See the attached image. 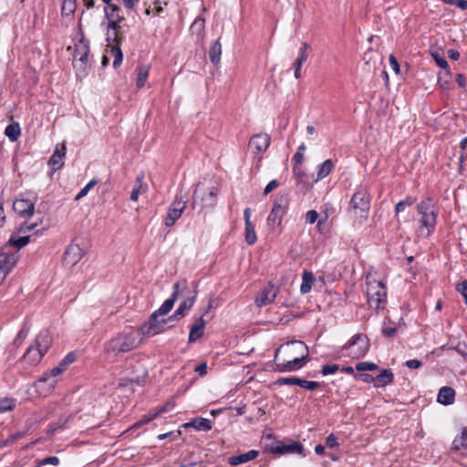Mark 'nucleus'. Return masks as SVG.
<instances>
[{
    "label": "nucleus",
    "instance_id": "1",
    "mask_svg": "<svg viewBox=\"0 0 467 467\" xmlns=\"http://www.w3.org/2000/svg\"><path fill=\"white\" fill-rule=\"evenodd\" d=\"M417 213L420 224L417 234L420 237H428L435 230L439 208L432 199L426 198L417 205Z\"/></svg>",
    "mask_w": 467,
    "mask_h": 467
},
{
    "label": "nucleus",
    "instance_id": "2",
    "mask_svg": "<svg viewBox=\"0 0 467 467\" xmlns=\"http://www.w3.org/2000/svg\"><path fill=\"white\" fill-rule=\"evenodd\" d=\"M290 344L296 347L295 352L299 354V357H295L292 359L286 361H280L278 355L281 348H278L275 350L274 358L275 363V370L278 372L284 373L298 370L299 368H303L308 361V348L304 342L299 340L287 342V345Z\"/></svg>",
    "mask_w": 467,
    "mask_h": 467
},
{
    "label": "nucleus",
    "instance_id": "3",
    "mask_svg": "<svg viewBox=\"0 0 467 467\" xmlns=\"http://www.w3.org/2000/svg\"><path fill=\"white\" fill-rule=\"evenodd\" d=\"M140 345L137 334L133 331H123L118 333L110 339L105 342L104 351L108 355L117 357L135 349Z\"/></svg>",
    "mask_w": 467,
    "mask_h": 467
},
{
    "label": "nucleus",
    "instance_id": "4",
    "mask_svg": "<svg viewBox=\"0 0 467 467\" xmlns=\"http://www.w3.org/2000/svg\"><path fill=\"white\" fill-rule=\"evenodd\" d=\"M52 343V337L48 331H41L35 339L34 345L30 346L23 356V359L29 365L38 363L42 357L47 352Z\"/></svg>",
    "mask_w": 467,
    "mask_h": 467
},
{
    "label": "nucleus",
    "instance_id": "5",
    "mask_svg": "<svg viewBox=\"0 0 467 467\" xmlns=\"http://www.w3.org/2000/svg\"><path fill=\"white\" fill-rule=\"evenodd\" d=\"M369 208V194L365 190L357 191L350 199L348 213L356 220L359 219L358 223H361L368 218Z\"/></svg>",
    "mask_w": 467,
    "mask_h": 467
},
{
    "label": "nucleus",
    "instance_id": "6",
    "mask_svg": "<svg viewBox=\"0 0 467 467\" xmlns=\"http://www.w3.org/2000/svg\"><path fill=\"white\" fill-rule=\"evenodd\" d=\"M290 203V196L287 192H279L276 195L273 208L267 217V226L275 229L282 223L283 217L286 213Z\"/></svg>",
    "mask_w": 467,
    "mask_h": 467
},
{
    "label": "nucleus",
    "instance_id": "7",
    "mask_svg": "<svg viewBox=\"0 0 467 467\" xmlns=\"http://www.w3.org/2000/svg\"><path fill=\"white\" fill-rule=\"evenodd\" d=\"M366 294L368 304L377 309L380 308L387 298L385 284L379 280L368 278Z\"/></svg>",
    "mask_w": 467,
    "mask_h": 467
},
{
    "label": "nucleus",
    "instance_id": "8",
    "mask_svg": "<svg viewBox=\"0 0 467 467\" xmlns=\"http://www.w3.org/2000/svg\"><path fill=\"white\" fill-rule=\"evenodd\" d=\"M88 43L84 37H81L78 43L75 44V51L73 55V66L78 74H86L88 67Z\"/></svg>",
    "mask_w": 467,
    "mask_h": 467
},
{
    "label": "nucleus",
    "instance_id": "9",
    "mask_svg": "<svg viewBox=\"0 0 467 467\" xmlns=\"http://www.w3.org/2000/svg\"><path fill=\"white\" fill-rule=\"evenodd\" d=\"M369 349V340L364 334H357L343 347V350H350L348 356L358 358L364 357Z\"/></svg>",
    "mask_w": 467,
    "mask_h": 467
},
{
    "label": "nucleus",
    "instance_id": "10",
    "mask_svg": "<svg viewBox=\"0 0 467 467\" xmlns=\"http://www.w3.org/2000/svg\"><path fill=\"white\" fill-rule=\"evenodd\" d=\"M218 190L216 187H212L209 189H204L200 183L197 185L193 195L192 206L195 207L198 200H200L201 203L204 207H213L216 203Z\"/></svg>",
    "mask_w": 467,
    "mask_h": 467
},
{
    "label": "nucleus",
    "instance_id": "11",
    "mask_svg": "<svg viewBox=\"0 0 467 467\" xmlns=\"http://www.w3.org/2000/svg\"><path fill=\"white\" fill-rule=\"evenodd\" d=\"M159 315L154 313L150 315L149 320L140 327V332L142 335L155 336L171 327L166 326L167 323L171 320L170 317L159 319Z\"/></svg>",
    "mask_w": 467,
    "mask_h": 467
},
{
    "label": "nucleus",
    "instance_id": "12",
    "mask_svg": "<svg viewBox=\"0 0 467 467\" xmlns=\"http://www.w3.org/2000/svg\"><path fill=\"white\" fill-rule=\"evenodd\" d=\"M187 201L182 196H176L175 200L169 207L168 213L164 219V224L167 227L172 226L177 220L182 216V213L186 208Z\"/></svg>",
    "mask_w": 467,
    "mask_h": 467
},
{
    "label": "nucleus",
    "instance_id": "13",
    "mask_svg": "<svg viewBox=\"0 0 467 467\" xmlns=\"http://www.w3.org/2000/svg\"><path fill=\"white\" fill-rule=\"evenodd\" d=\"M36 223H29L28 224L27 223H24V224H22L18 228L17 233L13 234L10 236L7 244L5 246H9L10 251H11L12 247H16L18 249L25 247L29 243L30 237H29V235L19 236L18 234L32 231L36 228Z\"/></svg>",
    "mask_w": 467,
    "mask_h": 467
},
{
    "label": "nucleus",
    "instance_id": "14",
    "mask_svg": "<svg viewBox=\"0 0 467 467\" xmlns=\"http://www.w3.org/2000/svg\"><path fill=\"white\" fill-rule=\"evenodd\" d=\"M265 451L275 454H303V445L299 441H293L290 444H285L283 441H277L276 445L265 447Z\"/></svg>",
    "mask_w": 467,
    "mask_h": 467
},
{
    "label": "nucleus",
    "instance_id": "15",
    "mask_svg": "<svg viewBox=\"0 0 467 467\" xmlns=\"http://www.w3.org/2000/svg\"><path fill=\"white\" fill-rule=\"evenodd\" d=\"M278 291L279 288L277 286L272 283H269L255 297L256 306L258 307H262L273 303L278 294Z\"/></svg>",
    "mask_w": 467,
    "mask_h": 467
},
{
    "label": "nucleus",
    "instance_id": "16",
    "mask_svg": "<svg viewBox=\"0 0 467 467\" xmlns=\"http://www.w3.org/2000/svg\"><path fill=\"white\" fill-rule=\"evenodd\" d=\"M293 175L296 180V188L299 192L306 193L311 190L309 177L301 166L293 167Z\"/></svg>",
    "mask_w": 467,
    "mask_h": 467
},
{
    "label": "nucleus",
    "instance_id": "17",
    "mask_svg": "<svg viewBox=\"0 0 467 467\" xmlns=\"http://www.w3.org/2000/svg\"><path fill=\"white\" fill-rule=\"evenodd\" d=\"M84 254V249L79 244L72 243L64 254V263L68 266H74L82 259Z\"/></svg>",
    "mask_w": 467,
    "mask_h": 467
},
{
    "label": "nucleus",
    "instance_id": "18",
    "mask_svg": "<svg viewBox=\"0 0 467 467\" xmlns=\"http://www.w3.org/2000/svg\"><path fill=\"white\" fill-rule=\"evenodd\" d=\"M18 255L9 250V246L0 249V269L8 274L16 265Z\"/></svg>",
    "mask_w": 467,
    "mask_h": 467
},
{
    "label": "nucleus",
    "instance_id": "19",
    "mask_svg": "<svg viewBox=\"0 0 467 467\" xmlns=\"http://www.w3.org/2000/svg\"><path fill=\"white\" fill-rule=\"evenodd\" d=\"M67 147L65 143L57 144L53 154L48 160V165L51 167L52 173L60 170L64 166V158L66 156Z\"/></svg>",
    "mask_w": 467,
    "mask_h": 467
},
{
    "label": "nucleus",
    "instance_id": "20",
    "mask_svg": "<svg viewBox=\"0 0 467 467\" xmlns=\"http://www.w3.org/2000/svg\"><path fill=\"white\" fill-rule=\"evenodd\" d=\"M270 136L266 133H258L254 135L249 140V147L255 153L265 152L270 145Z\"/></svg>",
    "mask_w": 467,
    "mask_h": 467
},
{
    "label": "nucleus",
    "instance_id": "21",
    "mask_svg": "<svg viewBox=\"0 0 467 467\" xmlns=\"http://www.w3.org/2000/svg\"><path fill=\"white\" fill-rule=\"evenodd\" d=\"M13 209L23 217H30L34 214L35 204L32 201L21 197L15 200Z\"/></svg>",
    "mask_w": 467,
    "mask_h": 467
},
{
    "label": "nucleus",
    "instance_id": "22",
    "mask_svg": "<svg viewBox=\"0 0 467 467\" xmlns=\"http://www.w3.org/2000/svg\"><path fill=\"white\" fill-rule=\"evenodd\" d=\"M206 322L202 317H199L195 320V322L191 326L188 342L190 344L194 343L199 338H201L204 333Z\"/></svg>",
    "mask_w": 467,
    "mask_h": 467
},
{
    "label": "nucleus",
    "instance_id": "23",
    "mask_svg": "<svg viewBox=\"0 0 467 467\" xmlns=\"http://www.w3.org/2000/svg\"><path fill=\"white\" fill-rule=\"evenodd\" d=\"M309 48V46L307 43L304 42L299 48V54L297 58L296 59L294 63V76L296 78H301V67L302 65L307 60L308 58V53L307 49Z\"/></svg>",
    "mask_w": 467,
    "mask_h": 467
},
{
    "label": "nucleus",
    "instance_id": "24",
    "mask_svg": "<svg viewBox=\"0 0 467 467\" xmlns=\"http://www.w3.org/2000/svg\"><path fill=\"white\" fill-rule=\"evenodd\" d=\"M455 400V390L451 387H441L437 395V401L442 405L448 406Z\"/></svg>",
    "mask_w": 467,
    "mask_h": 467
},
{
    "label": "nucleus",
    "instance_id": "25",
    "mask_svg": "<svg viewBox=\"0 0 467 467\" xmlns=\"http://www.w3.org/2000/svg\"><path fill=\"white\" fill-rule=\"evenodd\" d=\"M196 296H188L185 298L178 306L176 311L172 316L170 317V319L179 320L192 307L195 302Z\"/></svg>",
    "mask_w": 467,
    "mask_h": 467
},
{
    "label": "nucleus",
    "instance_id": "26",
    "mask_svg": "<svg viewBox=\"0 0 467 467\" xmlns=\"http://www.w3.org/2000/svg\"><path fill=\"white\" fill-rule=\"evenodd\" d=\"M259 455V451L256 450L248 451L245 453H242L239 455L231 456L228 459V463L232 466H237L239 464L247 462L249 461L254 460Z\"/></svg>",
    "mask_w": 467,
    "mask_h": 467
},
{
    "label": "nucleus",
    "instance_id": "27",
    "mask_svg": "<svg viewBox=\"0 0 467 467\" xmlns=\"http://www.w3.org/2000/svg\"><path fill=\"white\" fill-rule=\"evenodd\" d=\"M184 427L185 428L192 427L197 431H208L212 430L213 423L208 419L199 417V418L192 419L191 421L185 423Z\"/></svg>",
    "mask_w": 467,
    "mask_h": 467
},
{
    "label": "nucleus",
    "instance_id": "28",
    "mask_svg": "<svg viewBox=\"0 0 467 467\" xmlns=\"http://www.w3.org/2000/svg\"><path fill=\"white\" fill-rule=\"evenodd\" d=\"M394 379V375L390 369H382L375 378V387L380 388L390 384Z\"/></svg>",
    "mask_w": 467,
    "mask_h": 467
},
{
    "label": "nucleus",
    "instance_id": "29",
    "mask_svg": "<svg viewBox=\"0 0 467 467\" xmlns=\"http://www.w3.org/2000/svg\"><path fill=\"white\" fill-rule=\"evenodd\" d=\"M120 7L114 4H109L104 8L105 16L108 20H116L117 22H122L124 16L119 14Z\"/></svg>",
    "mask_w": 467,
    "mask_h": 467
},
{
    "label": "nucleus",
    "instance_id": "30",
    "mask_svg": "<svg viewBox=\"0 0 467 467\" xmlns=\"http://www.w3.org/2000/svg\"><path fill=\"white\" fill-rule=\"evenodd\" d=\"M144 175L141 174L136 178L135 186L130 193V200L136 202L139 195L145 193L148 190L147 184L143 182Z\"/></svg>",
    "mask_w": 467,
    "mask_h": 467
},
{
    "label": "nucleus",
    "instance_id": "31",
    "mask_svg": "<svg viewBox=\"0 0 467 467\" xmlns=\"http://www.w3.org/2000/svg\"><path fill=\"white\" fill-rule=\"evenodd\" d=\"M333 169H334V163H333L332 160H330V159L326 160L324 162H322L318 166L317 178H316L315 182L321 181L324 178H326L327 176H328L330 174V172L333 171Z\"/></svg>",
    "mask_w": 467,
    "mask_h": 467
},
{
    "label": "nucleus",
    "instance_id": "32",
    "mask_svg": "<svg viewBox=\"0 0 467 467\" xmlns=\"http://www.w3.org/2000/svg\"><path fill=\"white\" fill-rule=\"evenodd\" d=\"M222 45L219 40H214L209 49V57L213 64L217 65L221 60Z\"/></svg>",
    "mask_w": 467,
    "mask_h": 467
},
{
    "label": "nucleus",
    "instance_id": "33",
    "mask_svg": "<svg viewBox=\"0 0 467 467\" xmlns=\"http://www.w3.org/2000/svg\"><path fill=\"white\" fill-rule=\"evenodd\" d=\"M313 283L314 275L312 272L305 270L302 275V284L300 285V292L303 295L307 294L311 290Z\"/></svg>",
    "mask_w": 467,
    "mask_h": 467
},
{
    "label": "nucleus",
    "instance_id": "34",
    "mask_svg": "<svg viewBox=\"0 0 467 467\" xmlns=\"http://www.w3.org/2000/svg\"><path fill=\"white\" fill-rule=\"evenodd\" d=\"M5 135L10 140V141L14 142L18 140L21 135V129L18 122H13L5 130Z\"/></svg>",
    "mask_w": 467,
    "mask_h": 467
},
{
    "label": "nucleus",
    "instance_id": "35",
    "mask_svg": "<svg viewBox=\"0 0 467 467\" xmlns=\"http://www.w3.org/2000/svg\"><path fill=\"white\" fill-rule=\"evenodd\" d=\"M190 29L193 35H196L198 39H202L205 29V20L202 17H197L192 24Z\"/></svg>",
    "mask_w": 467,
    "mask_h": 467
},
{
    "label": "nucleus",
    "instance_id": "36",
    "mask_svg": "<svg viewBox=\"0 0 467 467\" xmlns=\"http://www.w3.org/2000/svg\"><path fill=\"white\" fill-rule=\"evenodd\" d=\"M452 448L456 451L467 449V429H463L461 435L453 440Z\"/></svg>",
    "mask_w": 467,
    "mask_h": 467
},
{
    "label": "nucleus",
    "instance_id": "37",
    "mask_svg": "<svg viewBox=\"0 0 467 467\" xmlns=\"http://www.w3.org/2000/svg\"><path fill=\"white\" fill-rule=\"evenodd\" d=\"M77 7L76 0H63L61 15L63 16H73Z\"/></svg>",
    "mask_w": 467,
    "mask_h": 467
},
{
    "label": "nucleus",
    "instance_id": "38",
    "mask_svg": "<svg viewBox=\"0 0 467 467\" xmlns=\"http://www.w3.org/2000/svg\"><path fill=\"white\" fill-rule=\"evenodd\" d=\"M257 241L254 225L253 223L245 224V242L248 245H253Z\"/></svg>",
    "mask_w": 467,
    "mask_h": 467
},
{
    "label": "nucleus",
    "instance_id": "39",
    "mask_svg": "<svg viewBox=\"0 0 467 467\" xmlns=\"http://www.w3.org/2000/svg\"><path fill=\"white\" fill-rule=\"evenodd\" d=\"M110 55L113 57L114 60H113V67L114 68H117L120 66L121 62H122V59H123V55H122V51L119 46V42L117 43L116 46H112L111 48H110Z\"/></svg>",
    "mask_w": 467,
    "mask_h": 467
},
{
    "label": "nucleus",
    "instance_id": "40",
    "mask_svg": "<svg viewBox=\"0 0 467 467\" xmlns=\"http://www.w3.org/2000/svg\"><path fill=\"white\" fill-rule=\"evenodd\" d=\"M138 70V76L136 80V85L138 88H142L145 85V82L149 76V67L148 66H142L139 67L137 68Z\"/></svg>",
    "mask_w": 467,
    "mask_h": 467
},
{
    "label": "nucleus",
    "instance_id": "41",
    "mask_svg": "<svg viewBox=\"0 0 467 467\" xmlns=\"http://www.w3.org/2000/svg\"><path fill=\"white\" fill-rule=\"evenodd\" d=\"M417 199L414 196H407L404 200L400 201L395 206L396 213L403 212L407 207L413 205Z\"/></svg>",
    "mask_w": 467,
    "mask_h": 467
},
{
    "label": "nucleus",
    "instance_id": "42",
    "mask_svg": "<svg viewBox=\"0 0 467 467\" xmlns=\"http://www.w3.org/2000/svg\"><path fill=\"white\" fill-rule=\"evenodd\" d=\"M16 407V401L12 398H2L0 399V413L13 410Z\"/></svg>",
    "mask_w": 467,
    "mask_h": 467
},
{
    "label": "nucleus",
    "instance_id": "43",
    "mask_svg": "<svg viewBox=\"0 0 467 467\" xmlns=\"http://www.w3.org/2000/svg\"><path fill=\"white\" fill-rule=\"evenodd\" d=\"M62 373L61 368L57 366L54 367L49 371L44 373L42 377L37 380V384L46 383L51 378H56Z\"/></svg>",
    "mask_w": 467,
    "mask_h": 467
},
{
    "label": "nucleus",
    "instance_id": "44",
    "mask_svg": "<svg viewBox=\"0 0 467 467\" xmlns=\"http://www.w3.org/2000/svg\"><path fill=\"white\" fill-rule=\"evenodd\" d=\"M159 416V412L150 411L147 415H144L140 420L135 422L132 426V428L137 429L141 427L144 424H147L156 419Z\"/></svg>",
    "mask_w": 467,
    "mask_h": 467
},
{
    "label": "nucleus",
    "instance_id": "45",
    "mask_svg": "<svg viewBox=\"0 0 467 467\" xmlns=\"http://www.w3.org/2000/svg\"><path fill=\"white\" fill-rule=\"evenodd\" d=\"M186 288H187V281L186 280H182V281L176 282L173 285V292H172L170 299L172 300L173 302H175L179 296L180 292Z\"/></svg>",
    "mask_w": 467,
    "mask_h": 467
},
{
    "label": "nucleus",
    "instance_id": "46",
    "mask_svg": "<svg viewBox=\"0 0 467 467\" xmlns=\"http://www.w3.org/2000/svg\"><path fill=\"white\" fill-rule=\"evenodd\" d=\"M174 302L168 298L163 302V304L155 311L154 314L159 316H163L168 314L173 307Z\"/></svg>",
    "mask_w": 467,
    "mask_h": 467
},
{
    "label": "nucleus",
    "instance_id": "47",
    "mask_svg": "<svg viewBox=\"0 0 467 467\" xmlns=\"http://www.w3.org/2000/svg\"><path fill=\"white\" fill-rule=\"evenodd\" d=\"M67 420H68V418H65V419L61 418L56 422H51L48 425L47 434H49V435L54 434L57 430L62 429L67 422Z\"/></svg>",
    "mask_w": 467,
    "mask_h": 467
},
{
    "label": "nucleus",
    "instance_id": "48",
    "mask_svg": "<svg viewBox=\"0 0 467 467\" xmlns=\"http://www.w3.org/2000/svg\"><path fill=\"white\" fill-rule=\"evenodd\" d=\"M355 368L358 371H366V370L373 371V370H376L378 368V365L373 363V362L364 361V362L358 363L356 365Z\"/></svg>",
    "mask_w": 467,
    "mask_h": 467
},
{
    "label": "nucleus",
    "instance_id": "49",
    "mask_svg": "<svg viewBox=\"0 0 467 467\" xmlns=\"http://www.w3.org/2000/svg\"><path fill=\"white\" fill-rule=\"evenodd\" d=\"M98 183V181L91 180L80 192L76 195L75 200L78 201L88 194V192Z\"/></svg>",
    "mask_w": 467,
    "mask_h": 467
},
{
    "label": "nucleus",
    "instance_id": "50",
    "mask_svg": "<svg viewBox=\"0 0 467 467\" xmlns=\"http://www.w3.org/2000/svg\"><path fill=\"white\" fill-rule=\"evenodd\" d=\"M340 369L337 364H326L322 366L321 373L323 376L334 374Z\"/></svg>",
    "mask_w": 467,
    "mask_h": 467
},
{
    "label": "nucleus",
    "instance_id": "51",
    "mask_svg": "<svg viewBox=\"0 0 467 467\" xmlns=\"http://www.w3.org/2000/svg\"><path fill=\"white\" fill-rule=\"evenodd\" d=\"M300 379L296 377L280 378L276 380V384L282 385H299Z\"/></svg>",
    "mask_w": 467,
    "mask_h": 467
},
{
    "label": "nucleus",
    "instance_id": "52",
    "mask_svg": "<svg viewBox=\"0 0 467 467\" xmlns=\"http://www.w3.org/2000/svg\"><path fill=\"white\" fill-rule=\"evenodd\" d=\"M299 387L304 388L308 390H314L320 387V383L317 381H308L303 379H300Z\"/></svg>",
    "mask_w": 467,
    "mask_h": 467
},
{
    "label": "nucleus",
    "instance_id": "53",
    "mask_svg": "<svg viewBox=\"0 0 467 467\" xmlns=\"http://www.w3.org/2000/svg\"><path fill=\"white\" fill-rule=\"evenodd\" d=\"M381 331L385 337H393L397 332V327L395 326H389L387 322H384Z\"/></svg>",
    "mask_w": 467,
    "mask_h": 467
},
{
    "label": "nucleus",
    "instance_id": "54",
    "mask_svg": "<svg viewBox=\"0 0 467 467\" xmlns=\"http://www.w3.org/2000/svg\"><path fill=\"white\" fill-rule=\"evenodd\" d=\"M60 462L58 457L57 456H49L46 457L38 462V466H44L47 464L58 465Z\"/></svg>",
    "mask_w": 467,
    "mask_h": 467
},
{
    "label": "nucleus",
    "instance_id": "55",
    "mask_svg": "<svg viewBox=\"0 0 467 467\" xmlns=\"http://www.w3.org/2000/svg\"><path fill=\"white\" fill-rule=\"evenodd\" d=\"M120 23L121 22H117L116 20H109L108 27L109 29L113 30L114 40L116 41V43L119 42L118 30L120 28Z\"/></svg>",
    "mask_w": 467,
    "mask_h": 467
},
{
    "label": "nucleus",
    "instance_id": "56",
    "mask_svg": "<svg viewBox=\"0 0 467 467\" xmlns=\"http://www.w3.org/2000/svg\"><path fill=\"white\" fill-rule=\"evenodd\" d=\"M456 290L463 296L465 304L467 305V280L459 283L456 285Z\"/></svg>",
    "mask_w": 467,
    "mask_h": 467
},
{
    "label": "nucleus",
    "instance_id": "57",
    "mask_svg": "<svg viewBox=\"0 0 467 467\" xmlns=\"http://www.w3.org/2000/svg\"><path fill=\"white\" fill-rule=\"evenodd\" d=\"M318 218V213L316 210H310L306 213V222L309 224H313Z\"/></svg>",
    "mask_w": 467,
    "mask_h": 467
},
{
    "label": "nucleus",
    "instance_id": "58",
    "mask_svg": "<svg viewBox=\"0 0 467 467\" xmlns=\"http://www.w3.org/2000/svg\"><path fill=\"white\" fill-rule=\"evenodd\" d=\"M354 378L356 379H360L366 383H371V382L375 383V378L373 376H371L370 374H366V373L354 374Z\"/></svg>",
    "mask_w": 467,
    "mask_h": 467
},
{
    "label": "nucleus",
    "instance_id": "59",
    "mask_svg": "<svg viewBox=\"0 0 467 467\" xmlns=\"http://www.w3.org/2000/svg\"><path fill=\"white\" fill-rule=\"evenodd\" d=\"M326 444L327 447L333 449L337 448L339 446V443L337 442V438L333 434H329L327 437Z\"/></svg>",
    "mask_w": 467,
    "mask_h": 467
},
{
    "label": "nucleus",
    "instance_id": "60",
    "mask_svg": "<svg viewBox=\"0 0 467 467\" xmlns=\"http://www.w3.org/2000/svg\"><path fill=\"white\" fill-rule=\"evenodd\" d=\"M174 406H175V402L173 400H169L162 407L156 410L155 411L159 412V415H160L162 412H167V411L172 410L174 408Z\"/></svg>",
    "mask_w": 467,
    "mask_h": 467
},
{
    "label": "nucleus",
    "instance_id": "61",
    "mask_svg": "<svg viewBox=\"0 0 467 467\" xmlns=\"http://www.w3.org/2000/svg\"><path fill=\"white\" fill-rule=\"evenodd\" d=\"M279 186V182L277 180H272L268 182V184L265 186L264 193L267 195L272 191H274L275 188Z\"/></svg>",
    "mask_w": 467,
    "mask_h": 467
},
{
    "label": "nucleus",
    "instance_id": "62",
    "mask_svg": "<svg viewBox=\"0 0 467 467\" xmlns=\"http://www.w3.org/2000/svg\"><path fill=\"white\" fill-rule=\"evenodd\" d=\"M389 65L391 69L396 73H400V64L393 55L389 56Z\"/></svg>",
    "mask_w": 467,
    "mask_h": 467
},
{
    "label": "nucleus",
    "instance_id": "63",
    "mask_svg": "<svg viewBox=\"0 0 467 467\" xmlns=\"http://www.w3.org/2000/svg\"><path fill=\"white\" fill-rule=\"evenodd\" d=\"M405 366L409 368H419L422 366V363L419 359H409L405 362Z\"/></svg>",
    "mask_w": 467,
    "mask_h": 467
},
{
    "label": "nucleus",
    "instance_id": "64",
    "mask_svg": "<svg viewBox=\"0 0 467 467\" xmlns=\"http://www.w3.org/2000/svg\"><path fill=\"white\" fill-rule=\"evenodd\" d=\"M433 57H434V59H435V61H436V64H437L440 67L444 68V69H446V68L448 67V63H447V61L445 60V58H443V57H440V56H439V55H437V54L433 55Z\"/></svg>",
    "mask_w": 467,
    "mask_h": 467
}]
</instances>
